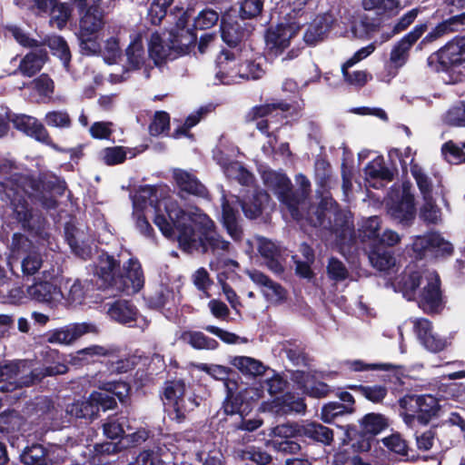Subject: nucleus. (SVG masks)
Segmentation results:
<instances>
[{
  "instance_id": "f257e3e1",
  "label": "nucleus",
  "mask_w": 465,
  "mask_h": 465,
  "mask_svg": "<svg viewBox=\"0 0 465 465\" xmlns=\"http://www.w3.org/2000/svg\"><path fill=\"white\" fill-rule=\"evenodd\" d=\"M156 203H158L156 202ZM154 224L167 238L175 237L180 248L188 252H228L231 243L217 232L214 222L205 213H188L174 201L164 203L166 215L155 206Z\"/></svg>"
},
{
  "instance_id": "f03ea898",
  "label": "nucleus",
  "mask_w": 465,
  "mask_h": 465,
  "mask_svg": "<svg viewBox=\"0 0 465 465\" xmlns=\"http://www.w3.org/2000/svg\"><path fill=\"white\" fill-rule=\"evenodd\" d=\"M97 283L102 290H114L128 295L137 293L144 285V274L137 258H130L121 266L119 255L102 251L95 265Z\"/></svg>"
},
{
  "instance_id": "7ed1b4c3",
  "label": "nucleus",
  "mask_w": 465,
  "mask_h": 465,
  "mask_svg": "<svg viewBox=\"0 0 465 465\" xmlns=\"http://www.w3.org/2000/svg\"><path fill=\"white\" fill-rule=\"evenodd\" d=\"M319 201L310 203L305 219L308 223L315 228L328 230L335 235L336 242L341 246H352L357 242L353 219L350 213H346L331 193H316Z\"/></svg>"
},
{
  "instance_id": "20e7f679",
  "label": "nucleus",
  "mask_w": 465,
  "mask_h": 465,
  "mask_svg": "<svg viewBox=\"0 0 465 465\" xmlns=\"http://www.w3.org/2000/svg\"><path fill=\"white\" fill-rule=\"evenodd\" d=\"M9 199L2 202L13 207L15 218L20 223L21 228L33 236H42L46 224L45 218L38 213H35L28 203L30 197L27 190L18 183H15L12 191L6 195Z\"/></svg>"
},
{
  "instance_id": "39448f33",
  "label": "nucleus",
  "mask_w": 465,
  "mask_h": 465,
  "mask_svg": "<svg viewBox=\"0 0 465 465\" xmlns=\"http://www.w3.org/2000/svg\"><path fill=\"white\" fill-rule=\"evenodd\" d=\"M398 402L400 414L409 427L427 426L440 411L438 399L431 394H406Z\"/></svg>"
},
{
  "instance_id": "423d86ee",
  "label": "nucleus",
  "mask_w": 465,
  "mask_h": 465,
  "mask_svg": "<svg viewBox=\"0 0 465 465\" xmlns=\"http://www.w3.org/2000/svg\"><path fill=\"white\" fill-rule=\"evenodd\" d=\"M410 255L415 260L427 256L436 259H447L454 252L452 243L444 239L438 232H430L413 238Z\"/></svg>"
},
{
  "instance_id": "0eeeda50",
  "label": "nucleus",
  "mask_w": 465,
  "mask_h": 465,
  "mask_svg": "<svg viewBox=\"0 0 465 465\" xmlns=\"http://www.w3.org/2000/svg\"><path fill=\"white\" fill-rule=\"evenodd\" d=\"M414 301L418 307L428 315H438L446 306V297L441 289V280L437 272H426L425 284Z\"/></svg>"
},
{
  "instance_id": "6e6552de",
  "label": "nucleus",
  "mask_w": 465,
  "mask_h": 465,
  "mask_svg": "<svg viewBox=\"0 0 465 465\" xmlns=\"http://www.w3.org/2000/svg\"><path fill=\"white\" fill-rule=\"evenodd\" d=\"M7 31L21 45L31 48V52L20 61L18 66V70L23 75L31 77L35 73L39 71L46 62V50L37 40L30 38L19 27L10 26L7 28Z\"/></svg>"
},
{
  "instance_id": "1a4fd4ad",
  "label": "nucleus",
  "mask_w": 465,
  "mask_h": 465,
  "mask_svg": "<svg viewBox=\"0 0 465 465\" xmlns=\"http://www.w3.org/2000/svg\"><path fill=\"white\" fill-rule=\"evenodd\" d=\"M104 25L103 13L97 7L90 6L80 19L78 34L79 45L83 54H95L100 50L98 33Z\"/></svg>"
},
{
  "instance_id": "9d476101",
  "label": "nucleus",
  "mask_w": 465,
  "mask_h": 465,
  "mask_svg": "<svg viewBox=\"0 0 465 465\" xmlns=\"http://www.w3.org/2000/svg\"><path fill=\"white\" fill-rule=\"evenodd\" d=\"M409 181L401 183V191L392 192L386 203L388 213L402 225H411L416 216L415 198Z\"/></svg>"
},
{
  "instance_id": "9b49d317",
  "label": "nucleus",
  "mask_w": 465,
  "mask_h": 465,
  "mask_svg": "<svg viewBox=\"0 0 465 465\" xmlns=\"http://www.w3.org/2000/svg\"><path fill=\"white\" fill-rule=\"evenodd\" d=\"M465 61V37L454 38L431 54L429 66L436 72H448L452 66Z\"/></svg>"
},
{
  "instance_id": "f8f14e48",
  "label": "nucleus",
  "mask_w": 465,
  "mask_h": 465,
  "mask_svg": "<svg viewBox=\"0 0 465 465\" xmlns=\"http://www.w3.org/2000/svg\"><path fill=\"white\" fill-rule=\"evenodd\" d=\"M300 22L292 21L285 18V22H282L275 27L268 29L265 35L266 50L272 56H278L289 47L291 40L300 31Z\"/></svg>"
},
{
  "instance_id": "ddd939ff",
  "label": "nucleus",
  "mask_w": 465,
  "mask_h": 465,
  "mask_svg": "<svg viewBox=\"0 0 465 465\" xmlns=\"http://www.w3.org/2000/svg\"><path fill=\"white\" fill-rule=\"evenodd\" d=\"M282 430V428L281 429ZM283 433H298L304 443H321L329 446L333 441V431L330 428L316 421L293 422V427L284 429Z\"/></svg>"
},
{
  "instance_id": "4468645a",
  "label": "nucleus",
  "mask_w": 465,
  "mask_h": 465,
  "mask_svg": "<svg viewBox=\"0 0 465 465\" xmlns=\"http://www.w3.org/2000/svg\"><path fill=\"white\" fill-rule=\"evenodd\" d=\"M119 352L120 348L114 345L93 344L71 354L69 363L75 368H82L98 361L102 357L116 358L119 356Z\"/></svg>"
},
{
  "instance_id": "2eb2a0df",
  "label": "nucleus",
  "mask_w": 465,
  "mask_h": 465,
  "mask_svg": "<svg viewBox=\"0 0 465 465\" xmlns=\"http://www.w3.org/2000/svg\"><path fill=\"white\" fill-rule=\"evenodd\" d=\"M94 324L88 322H74L65 326L50 330L45 334V339L50 343L71 344L83 335L96 332Z\"/></svg>"
},
{
  "instance_id": "dca6fc26",
  "label": "nucleus",
  "mask_w": 465,
  "mask_h": 465,
  "mask_svg": "<svg viewBox=\"0 0 465 465\" xmlns=\"http://www.w3.org/2000/svg\"><path fill=\"white\" fill-rule=\"evenodd\" d=\"M250 32L244 20L241 21L236 15V11L229 10L222 16V38L229 46L237 45Z\"/></svg>"
},
{
  "instance_id": "f3484780",
  "label": "nucleus",
  "mask_w": 465,
  "mask_h": 465,
  "mask_svg": "<svg viewBox=\"0 0 465 465\" xmlns=\"http://www.w3.org/2000/svg\"><path fill=\"white\" fill-rule=\"evenodd\" d=\"M339 401H329L322 407L321 420L325 423H335L336 420L355 411V400L348 391L338 394Z\"/></svg>"
},
{
  "instance_id": "a211bd4d",
  "label": "nucleus",
  "mask_w": 465,
  "mask_h": 465,
  "mask_svg": "<svg viewBox=\"0 0 465 465\" xmlns=\"http://www.w3.org/2000/svg\"><path fill=\"white\" fill-rule=\"evenodd\" d=\"M426 30V24L417 25L392 47L390 61L394 67L399 68L406 64L410 49Z\"/></svg>"
},
{
  "instance_id": "6ab92c4d",
  "label": "nucleus",
  "mask_w": 465,
  "mask_h": 465,
  "mask_svg": "<svg viewBox=\"0 0 465 465\" xmlns=\"http://www.w3.org/2000/svg\"><path fill=\"white\" fill-rule=\"evenodd\" d=\"M226 396L223 401L222 409L226 415L239 414L242 417L250 409L247 401V390H242L238 392V381H231L226 383Z\"/></svg>"
},
{
  "instance_id": "aec40b11",
  "label": "nucleus",
  "mask_w": 465,
  "mask_h": 465,
  "mask_svg": "<svg viewBox=\"0 0 465 465\" xmlns=\"http://www.w3.org/2000/svg\"><path fill=\"white\" fill-rule=\"evenodd\" d=\"M289 427H293V423L276 426L273 429L274 436L272 439L268 440L267 444L278 452H282L283 454H297L302 450L300 435L298 433H292V435H289V432L283 433L284 430H280L282 428L287 429Z\"/></svg>"
},
{
  "instance_id": "412c9836",
  "label": "nucleus",
  "mask_w": 465,
  "mask_h": 465,
  "mask_svg": "<svg viewBox=\"0 0 465 465\" xmlns=\"http://www.w3.org/2000/svg\"><path fill=\"white\" fill-rule=\"evenodd\" d=\"M25 178L23 183H19L22 186L31 188L33 191L54 193L56 196H63L67 189V184L64 180L61 179L56 175L49 177L39 176L38 178L33 175L21 173Z\"/></svg>"
},
{
  "instance_id": "4be33fe9",
  "label": "nucleus",
  "mask_w": 465,
  "mask_h": 465,
  "mask_svg": "<svg viewBox=\"0 0 465 465\" xmlns=\"http://www.w3.org/2000/svg\"><path fill=\"white\" fill-rule=\"evenodd\" d=\"M65 365L49 366L44 369H34L28 375L21 377L18 382H7L0 386L1 392H12L23 386L29 387L40 382L44 378L63 374L66 371Z\"/></svg>"
},
{
  "instance_id": "5701e85b",
  "label": "nucleus",
  "mask_w": 465,
  "mask_h": 465,
  "mask_svg": "<svg viewBox=\"0 0 465 465\" xmlns=\"http://www.w3.org/2000/svg\"><path fill=\"white\" fill-rule=\"evenodd\" d=\"M26 292L31 300L45 304H54L64 297L61 288L51 281L35 282Z\"/></svg>"
},
{
  "instance_id": "b1692460",
  "label": "nucleus",
  "mask_w": 465,
  "mask_h": 465,
  "mask_svg": "<svg viewBox=\"0 0 465 465\" xmlns=\"http://www.w3.org/2000/svg\"><path fill=\"white\" fill-rule=\"evenodd\" d=\"M338 426L340 428H345L342 444L349 446L353 453L359 454L368 452L371 450L375 440L366 433L361 427L358 429L356 425L350 424Z\"/></svg>"
},
{
  "instance_id": "393cba45",
  "label": "nucleus",
  "mask_w": 465,
  "mask_h": 465,
  "mask_svg": "<svg viewBox=\"0 0 465 465\" xmlns=\"http://www.w3.org/2000/svg\"><path fill=\"white\" fill-rule=\"evenodd\" d=\"M250 278L255 284L265 288L262 292L267 300L273 301L278 304L287 301L288 292L286 289L279 282L272 281L265 273L255 270L250 273Z\"/></svg>"
},
{
  "instance_id": "a878e982",
  "label": "nucleus",
  "mask_w": 465,
  "mask_h": 465,
  "mask_svg": "<svg viewBox=\"0 0 465 465\" xmlns=\"http://www.w3.org/2000/svg\"><path fill=\"white\" fill-rule=\"evenodd\" d=\"M347 368L351 371H392V376L385 374L381 375L382 381H393L396 383L401 381V371L403 367L393 363H366L362 360H353L346 361Z\"/></svg>"
},
{
  "instance_id": "bb28decb",
  "label": "nucleus",
  "mask_w": 465,
  "mask_h": 465,
  "mask_svg": "<svg viewBox=\"0 0 465 465\" xmlns=\"http://www.w3.org/2000/svg\"><path fill=\"white\" fill-rule=\"evenodd\" d=\"M368 256L371 265L380 272H388L396 264L394 250L381 242L370 243Z\"/></svg>"
},
{
  "instance_id": "cd10ccee",
  "label": "nucleus",
  "mask_w": 465,
  "mask_h": 465,
  "mask_svg": "<svg viewBox=\"0 0 465 465\" xmlns=\"http://www.w3.org/2000/svg\"><path fill=\"white\" fill-rule=\"evenodd\" d=\"M166 35L168 43L173 46L174 59L189 54L196 40L195 35L184 27L173 29Z\"/></svg>"
},
{
  "instance_id": "c85d7f7f",
  "label": "nucleus",
  "mask_w": 465,
  "mask_h": 465,
  "mask_svg": "<svg viewBox=\"0 0 465 465\" xmlns=\"http://www.w3.org/2000/svg\"><path fill=\"white\" fill-rule=\"evenodd\" d=\"M173 177L183 193L199 197H206L209 193L205 185L195 175L185 170L175 169Z\"/></svg>"
},
{
  "instance_id": "c756f323",
  "label": "nucleus",
  "mask_w": 465,
  "mask_h": 465,
  "mask_svg": "<svg viewBox=\"0 0 465 465\" xmlns=\"http://www.w3.org/2000/svg\"><path fill=\"white\" fill-rule=\"evenodd\" d=\"M425 272L419 269L408 267L401 273L398 282L399 288L403 296L409 301H414L418 292V289L425 281Z\"/></svg>"
},
{
  "instance_id": "7c9ffc66",
  "label": "nucleus",
  "mask_w": 465,
  "mask_h": 465,
  "mask_svg": "<svg viewBox=\"0 0 465 465\" xmlns=\"http://www.w3.org/2000/svg\"><path fill=\"white\" fill-rule=\"evenodd\" d=\"M282 351L297 367H310L312 359L307 352V345L298 339H290L282 342Z\"/></svg>"
},
{
  "instance_id": "2f4dec72",
  "label": "nucleus",
  "mask_w": 465,
  "mask_h": 465,
  "mask_svg": "<svg viewBox=\"0 0 465 465\" xmlns=\"http://www.w3.org/2000/svg\"><path fill=\"white\" fill-rule=\"evenodd\" d=\"M148 54L155 65H160L168 59L174 58L173 46L168 43L166 34L163 36L157 33L152 34L148 45Z\"/></svg>"
},
{
  "instance_id": "473e14b6",
  "label": "nucleus",
  "mask_w": 465,
  "mask_h": 465,
  "mask_svg": "<svg viewBox=\"0 0 465 465\" xmlns=\"http://www.w3.org/2000/svg\"><path fill=\"white\" fill-rule=\"evenodd\" d=\"M240 213L227 200L222 204V223L227 233L235 242H241L243 231L239 223Z\"/></svg>"
},
{
  "instance_id": "72a5a7b5",
  "label": "nucleus",
  "mask_w": 465,
  "mask_h": 465,
  "mask_svg": "<svg viewBox=\"0 0 465 465\" xmlns=\"http://www.w3.org/2000/svg\"><path fill=\"white\" fill-rule=\"evenodd\" d=\"M334 19L331 14L317 16L307 28L303 39L306 44L313 45L323 40Z\"/></svg>"
},
{
  "instance_id": "f704fd0d",
  "label": "nucleus",
  "mask_w": 465,
  "mask_h": 465,
  "mask_svg": "<svg viewBox=\"0 0 465 465\" xmlns=\"http://www.w3.org/2000/svg\"><path fill=\"white\" fill-rule=\"evenodd\" d=\"M391 166H386L382 156H378L365 166L364 171L367 177L385 182H391L398 174V168L394 161L391 162Z\"/></svg>"
},
{
  "instance_id": "c9c22d12",
  "label": "nucleus",
  "mask_w": 465,
  "mask_h": 465,
  "mask_svg": "<svg viewBox=\"0 0 465 465\" xmlns=\"http://www.w3.org/2000/svg\"><path fill=\"white\" fill-rule=\"evenodd\" d=\"M178 339L198 351H214L219 347V342L215 339L206 336L200 331H183Z\"/></svg>"
},
{
  "instance_id": "e433bc0d",
  "label": "nucleus",
  "mask_w": 465,
  "mask_h": 465,
  "mask_svg": "<svg viewBox=\"0 0 465 465\" xmlns=\"http://www.w3.org/2000/svg\"><path fill=\"white\" fill-rule=\"evenodd\" d=\"M109 316L120 323H129L136 321L137 309L131 301L117 300L108 309Z\"/></svg>"
},
{
  "instance_id": "4c0bfd02",
  "label": "nucleus",
  "mask_w": 465,
  "mask_h": 465,
  "mask_svg": "<svg viewBox=\"0 0 465 465\" xmlns=\"http://www.w3.org/2000/svg\"><path fill=\"white\" fill-rule=\"evenodd\" d=\"M98 389L115 396L122 404L125 405L131 400V384L122 379L100 381Z\"/></svg>"
},
{
  "instance_id": "58836bf2",
  "label": "nucleus",
  "mask_w": 465,
  "mask_h": 465,
  "mask_svg": "<svg viewBox=\"0 0 465 465\" xmlns=\"http://www.w3.org/2000/svg\"><path fill=\"white\" fill-rule=\"evenodd\" d=\"M66 413L75 419L92 421L98 417V409L91 400L90 394L86 400H78L67 405Z\"/></svg>"
},
{
  "instance_id": "ea45409f",
  "label": "nucleus",
  "mask_w": 465,
  "mask_h": 465,
  "mask_svg": "<svg viewBox=\"0 0 465 465\" xmlns=\"http://www.w3.org/2000/svg\"><path fill=\"white\" fill-rule=\"evenodd\" d=\"M100 54L105 63L109 64H115L121 57L122 48L120 45L119 31L114 32L111 35H108L103 42V45L100 44V50L94 55Z\"/></svg>"
},
{
  "instance_id": "a19ab883",
  "label": "nucleus",
  "mask_w": 465,
  "mask_h": 465,
  "mask_svg": "<svg viewBox=\"0 0 465 465\" xmlns=\"http://www.w3.org/2000/svg\"><path fill=\"white\" fill-rule=\"evenodd\" d=\"M347 388L358 392L359 394L363 396L367 401L374 404L382 403V401L388 395V388L385 384H351L348 385Z\"/></svg>"
},
{
  "instance_id": "79ce46f5",
  "label": "nucleus",
  "mask_w": 465,
  "mask_h": 465,
  "mask_svg": "<svg viewBox=\"0 0 465 465\" xmlns=\"http://www.w3.org/2000/svg\"><path fill=\"white\" fill-rule=\"evenodd\" d=\"M77 232V228L74 225L66 224L64 227V238L66 242L71 248L72 252L86 261L92 256V248L85 242H79L76 238L75 232Z\"/></svg>"
},
{
  "instance_id": "37998d69",
  "label": "nucleus",
  "mask_w": 465,
  "mask_h": 465,
  "mask_svg": "<svg viewBox=\"0 0 465 465\" xmlns=\"http://www.w3.org/2000/svg\"><path fill=\"white\" fill-rule=\"evenodd\" d=\"M389 426V420L383 414L370 412L360 420V427L372 439Z\"/></svg>"
},
{
  "instance_id": "c03bdc74",
  "label": "nucleus",
  "mask_w": 465,
  "mask_h": 465,
  "mask_svg": "<svg viewBox=\"0 0 465 465\" xmlns=\"http://www.w3.org/2000/svg\"><path fill=\"white\" fill-rule=\"evenodd\" d=\"M291 109V104L281 100L271 99V102H266L263 104L253 106L249 113L246 114V120L248 122L255 121L259 118H263L271 114L275 110H281L282 112H287Z\"/></svg>"
},
{
  "instance_id": "a18cd8bd",
  "label": "nucleus",
  "mask_w": 465,
  "mask_h": 465,
  "mask_svg": "<svg viewBox=\"0 0 465 465\" xmlns=\"http://www.w3.org/2000/svg\"><path fill=\"white\" fill-rule=\"evenodd\" d=\"M231 364L237 368L243 375L252 377L262 375L267 369L262 361L247 356H235L232 359Z\"/></svg>"
},
{
  "instance_id": "49530a36",
  "label": "nucleus",
  "mask_w": 465,
  "mask_h": 465,
  "mask_svg": "<svg viewBox=\"0 0 465 465\" xmlns=\"http://www.w3.org/2000/svg\"><path fill=\"white\" fill-rule=\"evenodd\" d=\"M234 61V55L230 51H222L221 54L216 58V64L218 67V71L214 75V85H231L236 84L237 82L233 81V76L230 75L228 73H225L224 70L228 67V64Z\"/></svg>"
},
{
  "instance_id": "de8ad7c7",
  "label": "nucleus",
  "mask_w": 465,
  "mask_h": 465,
  "mask_svg": "<svg viewBox=\"0 0 465 465\" xmlns=\"http://www.w3.org/2000/svg\"><path fill=\"white\" fill-rule=\"evenodd\" d=\"M198 368L214 380L223 381L225 388L226 383L229 384L231 381H237L239 378V374L234 370L220 364L201 363Z\"/></svg>"
},
{
  "instance_id": "09e8293b",
  "label": "nucleus",
  "mask_w": 465,
  "mask_h": 465,
  "mask_svg": "<svg viewBox=\"0 0 465 465\" xmlns=\"http://www.w3.org/2000/svg\"><path fill=\"white\" fill-rule=\"evenodd\" d=\"M199 402L193 397L186 398L185 395L180 397L176 401L169 406V415L172 420H175L178 423H182L186 419V414L192 411H193Z\"/></svg>"
},
{
  "instance_id": "8fccbe9b",
  "label": "nucleus",
  "mask_w": 465,
  "mask_h": 465,
  "mask_svg": "<svg viewBox=\"0 0 465 465\" xmlns=\"http://www.w3.org/2000/svg\"><path fill=\"white\" fill-rule=\"evenodd\" d=\"M48 450L39 443L26 446L20 454L23 465H47Z\"/></svg>"
},
{
  "instance_id": "3c124183",
  "label": "nucleus",
  "mask_w": 465,
  "mask_h": 465,
  "mask_svg": "<svg viewBox=\"0 0 465 465\" xmlns=\"http://www.w3.org/2000/svg\"><path fill=\"white\" fill-rule=\"evenodd\" d=\"M314 176L317 184L316 193H330L331 167L328 161L324 159L316 161Z\"/></svg>"
},
{
  "instance_id": "603ef678",
  "label": "nucleus",
  "mask_w": 465,
  "mask_h": 465,
  "mask_svg": "<svg viewBox=\"0 0 465 465\" xmlns=\"http://www.w3.org/2000/svg\"><path fill=\"white\" fill-rule=\"evenodd\" d=\"M127 64L130 68L137 69L144 64L145 50L140 36H136L125 50Z\"/></svg>"
},
{
  "instance_id": "864d4df0",
  "label": "nucleus",
  "mask_w": 465,
  "mask_h": 465,
  "mask_svg": "<svg viewBox=\"0 0 465 465\" xmlns=\"http://www.w3.org/2000/svg\"><path fill=\"white\" fill-rule=\"evenodd\" d=\"M50 15V24L58 29L64 28L70 20L73 8L70 4L59 1L47 12Z\"/></svg>"
},
{
  "instance_id": "5fc2aeb1",
  "label": "nucleus",
  "mask_w": 465,
  "mask_h": 465,
  "mask_svg": "<svg viewBox=\"0 0 465 465\" xmlns=\"http://www.w3.org/2000/svg\"><path fill=\"white\" fill-rule=\"evenodd\" d=\"M32 414L43 420H53L54 418V402L47 396L35 397L31 404Z\"/></svg>"
},
{
  "instance_id": "6e6d98bb",
  "label": "nucleus",
  "mask_w": 465,
  "mask_h": 465,
  "mask_svg": "<svg viewBox=\"0 0 465 465\" xmlns=\"http://www.w3.org/2000/svg\"><path fill=\"white\" fill-rule=\"evenodd\" d=\"M238 457L242 460H249L256 465H269L272 461V457L261 447L248 446L238 452Z\"/></svg>"
},
{
  "instance_id": "4d7b16f0",
  "label": "nucleus",
  "mask_w": 465,
  "mask_h": 465,
  "mask_svg": "<svg viewBox=\"0 0 465 465\" xmlns=\"http://www.w3.org/2000/svg\"><path fill=\"white\" fill-rule=\"evenodd\" d=\"M411 173L414 178L417 186L422 195L423 200L433 197V185L430 177L423 172L422 168L418 163L411 164Z\"/></svg>"
},
{
  "instance_id": "13d9d810",
  "label": "nucleus",
  "mask_w": 465,
  "mask_h": 465,
  "mask_svg": "<svg viewBox=\"0 0 465 465\" xmlns=\"http://www.w3.org/2000/svg\"><path fill=\"white\" fill-rule=\"evenodd\" d=\"M366 10H374L379 15H393L401 8L400 0H362Z\"/></svg>"
},
{
  "instance_id": "bf43d9fd",
  "label": "nucleus",
  "mask_w": 465,
  "mask_h": 465,
  "mask_svg": "<svg viewBox=\"0 0 465 465\" xmlns=\"http://www.w3.org/2000/svg\"><path fill=\"white\" fill-rule=\"evenodd\" d=\"M262 178L265 185L273 190L277 196L282 192L288 190V187L292 184L290 178L285 173L274 171L265 172Z\"/></svg>"
},
{
  "instance_id": "052dcab7",
  "label": "nucleus",
  "mask_w": 465,
  "mask_h": 465,
  "mask_svg": "<svg viewBox=\"0 0 465 465\" xmlns=\"http://www.w3.org/2000/svg\"><path fill=\"white\" fill-rule=\"evenodd\" d=\"M277 401L280 411L284 413H301L304 412L306 410L304 399L292 392L284 393L281 398H278Z\"/></svg>"
},
{
  "instance_id": "680f3d73",
  "label": "nucleus",
  "mask_w": 465,
  "mask_h": 465,
  "mask_svg": "<svg viewBox=\"0 0 465 465\" xmlns=\"http://www.w3.org/2000/svg\"><path fill=\"white\" fill-rule=\"evenodd\" d=\"M278 199L288 207L293 217L298 216L299 208L301 205L304 204L306 200L299 191H293L292 184L288 187V190L282 192L278 195Z\"/></svg>"
},
{
  "instance_id": "e2e57ef3",
  "label": "nucleus",
  "mask_w": 465,
  "mask_h": 465,
  "mask_svg": "<svg viewBox=\"0 0 465 465\" xmlns=\"http://www.w3.org/2000/svg\"><path fill=\"white\" fill-rule=\"evenodd\" d=\"M441 153L451 164L465 163V148H463V142L457 143L452 140L447 141L441 146Z\"/></svg>"
},
{
  "instance_id": "0e129e2a",
  "label": "nucleus",
  "mask_w": 465,
  "mask_h": 465,
  "mask_svg": "<svg viewBox=\"0 0 465 465\" xmlns=\"http://www.w3.org/2000/svg\"><path fill=\"white\" fill-rule=\"evenodd\" d=\"M46 43L53 54L58 56L64 66L67 68L71 60V53L64 39L58 35H53L47 38Z\"/></svg>"
},
{
  "instance_id": "69168bd1",
  "label": "nucleus",
  "mask_w": 465,
  "mask_h": 465,
  "mask_svg": "<svg viewBox=\"0 0 465 465\" xmlns=\"http://www.w3.org/2000/svg\"><path fill=\"white\" fill-rule=\"evenodd\" d=\"M381 220L378 216H371L365 220L359 229V238L364 242L370 240L371 242L380 236Z\"/></svg>"
},
{
  "instance_id": "338daca9",
  "label": "nucleus",
  "mask_w": 465,
  "mask_h": 465,
  "mask_svg": "<svg viewBox=\"0 0 465 465\" xmlns=\"http://www.w3.org/2000/svg\"><path fill=\"white\" fill-rule=\"evenodd\" d=\"M43 265L42 254L35 250L29 251L21 262L24 276L35 275Z\"/></svg>"
},
{
  "instance_id": "774afa93",
  "label": "nucleus",
  "mask_w": 465,
  "mask_h": 465,
  "mask_svg": "<svg viewBox=\"0 0 465 465\" xmlns=\"http://www.w3.org/2000/svg\"><path fill=\"white\" fill-rule=\"evenodd\" d=\"M126 158L127 151L123 146L105 147L101 151V159L108 166L121 164Z\"/></svg>"
}]
</instances>
